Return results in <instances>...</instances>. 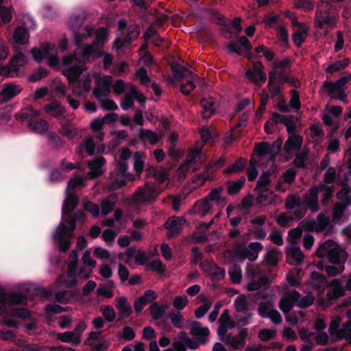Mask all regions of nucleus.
<instances>
[{
    "label": "nucleus",
    "instance_id": "obj_27",
    "mask_svg": "<svg viewBox=\"0 0 351 351\" xmlns=\"http://www.w3.org/2000/svg\"><path fill=\"white\" fill-rule=\"evenodd\" d=\"M29 36V34L27 29L21 26H19L15 29L13 35L15 43L19 45H24L27 43Z\"/></svg>",
    "mask_w": 351,
    "mask_h": 351
},
{
    "label": "nucleus",
    "instance_id": "obj_40",
    "mask_svg": "<svg viewBox=\"0 0 351 351\" xmlns=\"http://www.w3.org/2000/svg\"><path fill=\"white\" fill-rule=\"evenodd\" d=\"M349 63L350 62L348 59L346 58L340 60H337L327 66V68L326 69V72L332 73L339 71L348 66Z\"/></svg>",
    "mask_w": 351,
    "mask_h": 351
},
{
    "label": "nucleus",
    "instance_id": "obj_47",
    "mask_svg": "<svg viewBox=\"0 0 351 351\" xmlns=\"http://www.w3.org/2000/svg\"><path fill=\"white\" fill-rule=\"evenodd\" d=\"M308 29L307 28L298 29L295 31L293 36L292 40L293 43L298 47H301L302 45L305 42L306 37L305 35L307 34Z\"/></svg>",
    "mask_w": 351,
    "mask_h": 351
},
{
    "label": "nucleus",
    "instance_id": "obj_59",
    "mask_svg": "<svg viewBox=\"0 0 351 351\" xmlns=\"http://www.w3.org/2000/svg\"><path fill=\"white\" fill-rule=\"evenodd\" d=\"M3 4H0V17L4 23H8L12 21V15L10 8L4 6Z\"/></svg>",
    "mask_w": 351,
    "mask_h": 351
},
{
    "label": "nucleus",
    "instance_id": "obj_13",
    "mask_svg": "<svg viewBox=\"0 0 351 351\" xmlns=\"http://www.w3.org/2000/svg\"><path fill=\"white\" fill-rule=\"evenodd\" d=\"M112 78L110 75H105L100 82H97L93 88V94L97 99L106 97L110 92Z\"/></svg>",
    "mask_w": 351,
    "mask_h": 351
},
{
    "label": "nucleus",
    "instance_id": "obj_54",
    "mask_svg": "<svg viewBox=\"0 0 351 351\" xmlns=\"http://www.w3.org/2000/svg\"><path fill=\"white\" fill-rule=\"evenodd\" d=\"M301 204V199L300 197L295 195H289L287 196L285 204V207L288 210H291L299 206Z\"/></svg>",
    "mask_w": 351,
    "mask_h": 351
},
{
    "label": "nucleus",
    "instance_id": "obj_18",
    "mask_svg": "<svg viewBox=\"0 0 351 351\" xmlns=\"http://www.w3.org/2000/svg\"><path fill=\"white\" fill-rule=\"evenodd\" d=\"M22 88L19 85L13 84H5L1 90V103L7 102L16 96L22 90Z\"/></svg>",
    "mask_w": 351,
    "mask_h": 351
},
{
    "label": "nucleus",
    "instance_id": "obj_17",
    "mask_svg": "<svg viewBox=\"0 0 351 351\" xmlns=\"http://www.w3.org/2000/svg\"><path fill=\"white\" fill-rule=\"evenodd\" d=\"M303 143V137L299 134H292L288 136L283 147V150L287 154L293 152L300 150Z\"/></svg>",
    "mask_w": 351,
    "mask_h": 351
},
{
    "label": "nucleus",
    "instance_id": "obj_19",
    "mask_svg": "<svg viewBox=\"0 0 351 351\" xmlns=\"http://www.w3.org/2000/svg\"><path fill=\"white\" fill-rule=\"evenodd\" d=\"M348 82L347 77L341 76L336 82H332L331 81L326 80L324 82L322 88L328 91V93L330 97H335V90L342 89L343 86Z\"/></svg>",
    "mask_w": 351,
    "mask_h": 351
},
{
    "label": "nucleus",
    "instance_id": "obj_46",
    "mask_svg": "<svg viewBox=\"0 0 351 351\" xmlns=\"http://www.w3.org/2000/svg\"><path fill=\"white\" fill-rule=\"evenodd\" d=\"M270 176L271 172L269 171H265L259 177L255 190L267 189L266 187L271 182Z\"/></svg>",
    "mask_w": 351,
    "mask_h": 351
},
{
    "label": "nucleus",
    "instance_id": "obj_39",
    "mask_svg": "<svg viewBox=\"0 0 351 351\" xmlns=\"http://www.w3.org/2000/svg\"><path fill=\"white\" fill-rule=\"evenodd\" d=\"M195 207L196 208L197 213L204 217L208 213L212 206L210 202L206 197H204L195 203Z\"/></svg>",
    "mask_w": 351,
    "mask_h": 351
},
{
    "label": "nucleus",
    "instance_id": "obj_33",
    "mask_svg": "<svg viewBox=\"0 0 351 351\" xmlns=\"http://www.w3.org/2000/svg\"><path fill=\"white\" fill-rule=\"evenodd\" d=\"M93 33V29L89 26H86L83 29V32L75 31L73 34L74 43L76 45H82L83 40L91 36Z\"/></svg>",
    "mask_w": 351,
    "mask_h": 351
},
{
    "label": "nucleus",
    "instance_id": "obj_35",
    "mask_svg": "<svg viewBox=\"0 0 351 351\" xmlns=\"http://www.w3.org/2000/svg\"><path fill=\"white\" fill-rule=\"evenodd\" d=\"M117 308L123 317H128L132 313V307L128 304L125 297L118 298Z\"/></svg>",
    "mask_w": 351,
    "mask_h": 351
},
{
    "label": "nucleus",
    "instance_id": "obj_60",
    "mask_svg": "<svg viewBox=\"0 0 351 351\" xmlns=\"http://www.w3.org/2000/svg\"><path fill=\"white\" fill-rule=\"evenodd\" d=\"M168 317L171 319V323L174 327L177 328H181L182 327V323L184 319L180 313H170Z\"/></svg>",
    "mask_w": 351,
    "mask_h": 351
},
{
    "label": "nucleus",
    "instance_id": "obj_30",
    "mask_svg": "<svg viewBox=\"0 0 351 351\" xmlns=\"http://www.w3.org/2000/svg\"><path fill=\"white\" fill-rule=\"evenodd\" d=\"M351 205H347L343 202H337L332 208V221L337 223L343 216L346 208Z\"/></svg>",
    "mask_w": 351,
    "mask_h": 351
},
{
    "label": "nucleus",
    "instance_id": "obj_62",
    "mask_svg": "<svg viewBox=\"0 0 351 351\" xmlns=\"http://www.w3.org/2000/svg\"><path fill=\"white\" fill-rule=\"evenodd\" d=\"M336 178V169L334 167H329L324 174L323 183L328 185L329 184L334 182Z\"/></svg>",
    "mask_w": 351,
    "mask_h": 351
},
{
    "label": "nucleus",
    "instance_id": "obj_2",
    "mask_svg": "<svg viewBox=\"0 0 351 351\" xmlns=\"http://www.w3.org/2000/svg\"><path fill=\"white\" fill-rule=\"evenodd\" d=\"M339 14L336 6L318 1L315 16V26L325 30L326 35L330 28L335 26L338 21Z\"/></svg>",
    "mask_w": 351,
    "mask_h": 351
},
{
    "label": "nucleus",
    "instance_id": "obj_29",
    "mask_svg": "<svg viewBox=\"0 0 351 351\" xmlns=\"http://www.w3.org/2000/svg\"><path fill=\"white\" fill-rule=\"evenodd\" d=\"M108 36V32L105 27H99L96 32L95 38L93 42L94 47L103 48Z\"/></svg>",
    "mask_w": 351,
    "mask_h": 351
},
{
    "label": "nucleus",
    "instance_id": "obj_56",
    "mask_svg": "<svg viewBox=\"0 0 351 351\" xmlns=\"http://www.w3.org/2000/svg\"><path fill=\"white\" fill-rule=\"evenodd\" d=\"M71 293H70V290H64L58 291L55 294V300L60 303L62 304H68L70 302Z\"/></svg>",
    "mask_w": 351,
    "mask_h": 351
},
{
    "label": "nucleus",
    "instance_id": "obj_9",
    "mask_svg": "<svg viewBox=\"0 0 351 351\" xmlns=\"http://www.w3.org/2000/svg\"><path fill=\"white\" fill-rule=\"evenodd\" d=\"M245 77L250 82L258 86H261L267 80V75L264 71V66L261 62L257 61L254 63L253 69H248Z\"/></svg>",
    "mask_w": 351,
    "mask_h": 351
},
{
    "label": "nucleus",
    "instance_id": "obj_52",
    "mask_svg": "<svg viewBox=\"0 0 351 351\" xmlns=\"http://www.w3.org/2000/svg\"><path fill=\"white\" fill-rule=\"evenodd\" d=\"M57 338L65 343H73L74 345H78L80 343L75 341V332L72 331H66L57 334Z\"/></svg>",
    "mask_w": 351,
    "mask_h": 351
},
{
    "label": "nucleus",
    "instance_id": "obj_23",
    "mask_svg": "<svg viewBox=\"0 0 351 351\" xmlns=\"http://www.w3.org/2000/svg\"><path fill=\"white\" fill-rule=\"evenodd\" d=\"M180 225L179 218L177 217H173L172 219H169L165 223V228L169 230V237H174L180 233L181 228Z\"/></svg>",
    "mask_w": 351,
    "mask_h": 351
},
{
    "label": "nucleus",
    "instance_id": "obj_1",
    "mask_svg": "<svg viewBox=\"0 0 351 351\" xmlns=\"http://www.w3.org/2000/svg\"><path fill=\"white\" fill-rule=\"evenodd\" d=\"M79 204L77 196L73 193L67 194L62 206V219L53 234V239L58 243L59 251L66 252L71 247L73 233L76 229V223H84L86 215L82 210L75 209Z\"/></svg>",
    "mask_w": 351,
    "mask_h": 351
},
{
    "label": "nucleus",
    "instance_id": "obj_48",
    "mask_svg": "<svg viewBox=\"0 0 351 351\" xmlns=\"http://www.w3.org/2000/svg\"><path fill=\"white\" fill-rule=\"evenodd\" d=\"M47 138L52 149H58L63 145L62 140L53 132H49Z\"/></svg>",
    "mask_w": 351,
    "mask_h": 351
},
{
    "label": "nucleus",
    "instance_id": "obj_28",
    "mask_svg": "<svg viewBox=\"0 0 351 351\" xmlns=\"http://www.w3.org/2000/svg\"><path fill=\"white\" fill-rule=\"evenodd\" d=\"M85 21V16L84 13L79 14L77 15H71L69 20V27L72 31V34L75 31H79L80 28L83 25Z\"/></svg>",
    "mask_w": 351,
    "mask_h": 351
},
{
    "label": "nucleus",
    "instance_id": "obj_15",
    "mask_svg": "<svg viewBox=\"0 0 351 351\" xmlns=\"http://www.w3.org/2000/svg\"><path fill=\"white\" fill-rule=\"evenodd\" d=\"M43 111L47 114L52 116L57 119H60L64 117L66 109L62 106L60 101L53 99L43 107Z\"/></svg>",
    "mask_w": 351,
    "mask_h": 351
},
{
    "label": "nucleus",
    "instance_id": "obj_3",
    "mask_svg": "<svg viewBox=\"0 0 351 351\" xmlns=\"http://www.w3.org/2000/svg\"><path fill=\"white\" fill-rule=\"evenodd\" d=\"M40 112L31 107L22 109L15 114L17 121L27 122V128L35 133L43 134L49 129V123L47 121L38 119Z\"/></svg>",
    "mask_w": 351,
    "mask_h": 351
},
{
    "label": "nucleus",
    "instance_id": "obj_53",
    "mask_svg": "<svg viewBox=\"0 0 351 351\" xmlns=\"http://www.w3.org/2000/svg\"><path fill=\"white\" fill-rule=\"evenodd\" d=\"M346 291L345 288H333L331 290H328L326 293V298L330 302L335 300L345 295Z\"/></svg>",
    "mask_w": 351,
    "mask_h": 351
},
{
    "label": "nucleus",
    "instance_id": "obj_11",
    "mask_svg": "<svg viewBox=\"0 0 351 351\" xmlns=\"http://www.w3.org/2000/svg\"><path fill=\"white\" fill-rule=\"evenodd\" d=\"M301 298V294L296 290H293L283 294L279 301V308L284 313H289L295 302Z\"/></svg>",
    "mask_w": 351,
    "mask_h": 351
},
{
    "label": "nucleus",
    "instance_id": "obj_50",
    "mask_svg": "<svg viewBox=\"0 0 351 351\" xmlns=\"http://www.w3.org/2000/svg\"><path fill=\"white\" fill-rule=\"evenodd\" d=\"M147 269L152 271H157L160 275L165 272V267L160 260H154L147 264Z\"/></svg>",
    "mask_w": 351,
    "mask_h": 351
},
{
    "label": "nucleus",
    "instance_id": "obj_38",
    "mask_svg": "<svg viewBox=\"0 0 351 351\" xmlns=\"http://www.w3.org/2000/svg\"><path fill=\"white\" fill-rule=\"evenodd\" d=\"M197 155V152H193L189 155L186 159L184 161V162L182 165H180V166L178 168L180 174L186 173L189 171L190 166L191 164L195 163Z\"/></svg>",
    "mask_w": 351,
    "mask_h": 351
},
{
    "label": "nucleus",
    "instance_id": "obj_41",
    "mask_svg": "<svg viewBox=\"0 0 351 351\" xmlns=\"http://www.w3.org/2000/svg\"><path fill=\"white\" fill-rule=\"evenodd\" d=\"M258 195L256 197V202L260 204H268L271 202V195L273 192L269 189L256 190Z\"/></svg>",
    "mask_w": 351,
    "mask_h": 351
},
{
    "label": "nucleus",
    "instance_id": "obj_8",
    "mask_svg": "<svg viewBox=\"0 0 351 351\" xmlns=\"http://www.w3.org/2000/svg\"><path fill=\"white\" fill-rule=\"evenodd\" d=\"M227 49L231 53H235L239 56H243L248 60H252L254 58L253 54L250 52L252 49V45L245 36L239 38V45L235 43H230L227 45Z\"/></svg>",
    "mask_w": 351,
    "mask_h": 351
},
{
    "label": "nucleus",
    "instance_id": "obj_32",
    "mask_svg": "<svg viewBox=\"0 0 351 351\" xmlns=\"http://www.w3.org/2000/svg\"><path fill=\"white\" fill-rule=\"evenodd\" d=\"M209 276L214 280H221L224 278L226 271L223 268L219 267L214 262L209 263Z\"/></svg>",
    "mask_w": 351,
    "mask_h": 351
},
{
    "label": "nucleus",
    "instance_id": "obj_43",
    "mask_svg": "<svg viewBox=\"0 0 351 351\" xmlns=\"http://www.w3.org/2000/svg\"><path fill=\"white\" fill-rule=\"evenodd\" d=\"M191 333L195 336L207 337L209 335V330L207 327L202 328L199 322L194 321L191 324Z\"/></svg>",
    "mask_w": 351,
    "mask_h": 351
},
{
    "label": "nucleus",
    "instance_id": "obj_6",
    "mask_svg": "<svg viewBox=\"0 0 351 351\" xmlns=\"http://www.w3.org/2000/svg\"><path fill=\"white\" fill-rule=\"evenodd\" d=\"M160 191L154 182H146L143 187H139L134 194V200L138 204L152 203L160 195Z\"/></svg>",
    "mask_w": 351,
    "mask_h": 351
},
{
    "label": "nucleus",
    "instance_id": "obj_24",
    "mask_svg": "<svg viewBox=\"0 0 351 351\" xmlns=\"http://www.w3.org/2000/svg\"><path fill=\"white\" fill-rule=\"evenodd\" d=\"M223 190L222 186L213 189L205 197L210 202H215L217 205H224L226 204V198L222 197L221 192Z\"/></svg>",
    "mask_w": 351,
    "mask_h": 351
},
{
    "label": "nucleus",
    "instance_id": "obj_7",
    "mask_svg": "<svg viewBox=\"0 0 351 351\" xmlns=\"http://www.w3.org/2000/svg\"><path fill=\"white\" fill-rule=\"evenodd\" d=\"M27 301V295L22 293H8L0 285V315L7 311V305L25 304Z\"/></svg>",
    "mask_w": 351,
    "mask_h": 351
},
{
    "label": "nucleus",
    "instance_id": "obj_45",
    "mask_svg": "<svg viewBox=\"0 0 351 351\" xmlns=\"http://www.w3.org/2000/svg\"><path fill=\"white\" fill-rule=\"evenodd\" d=\"M26 58L24 54L20 53L15 56L10 62V69L14 72L19 70V68L25 64Z\"/></svg>",
    "mask_w": 351,
    "mask_h": 351
},
{
    "label": "nucleus",
    "instance_id": "obj_42",
    "mask_svg": "<svg viewBox=\"0 0 351 351\" xmlns=\"http://www.w3.org/2000/svg\"><path fill=\"white\" fill-rule=\"evenodd\" d=\"M234 306L239 313H247L248 311L247 301L244 295L237 297L234 301Z\"/></svg>",
    "mask_w": 351,
    "mask_h": 351
},
{
    "label": "nucleus",
    "instance_id": "obj_44",
    "mask_svg": "<svg viewBox=\"0 0 351 351\" xmlns=\"http://www.w3.org/2000/svg\"><path fill=\"white\" fill-rule=\"evenodd\" d=\"M246 165V160L239 158L230 167L225 169V172L228 173H239L242 171Z\"/></svg>",
    "mask_w": 351,
    "mask_h": 351
},
{
    "label": "nucleus",
    "instance_id": "obj_5",
    "mask_svg": "<svg viewBox=\"0 0 351 351\" xmlns=\"http://www.w3.org/2000/svg\"><path fill=\"white\" fill-rule=\"evenodd\" d=\"M117 25V29L121 32L123 38H117L114 41V46L117 49L129 46L140 35V27L136 24L128 25L126 20L120 19Z\"/></svg>",
    "mask_w": 351,
    "mask_h": 351
},
{
    "label": "nucleus",
    "instance_id": "obj_37",
    "mask_svg": "<svg viewBox=\"0 0 351 351\" xmlns=\"http://www.w3.org/2000/svg\"><path fill=\"white\" fill-rule=\"evenodd\" d=\"M167 308L166 305H160L158 302L152 303L149 307L152 317L155 320L160 319L165 314Z\"/></svg>",
    "mask_w": 351,
    "mask_h": 351
},
{
    "label": "nucleus",
    "instance_id": "obj_14",
    "mask_svg": "<svg viewBox=\"0 0 351 351\" xmlns=\"http://www.w3.org/2000/svg\"><path fill=\"white\" fill-rule=\"evenodd\" d=\"M320 193L319 184L313 185L306 192L305 200L307 206L312 212H317L319 210L318 195Z\"/></svg>",
    "mask_w": 351,
    "mask_h": 351
},
{
    "label": "nucleus",
    "instance_id": "obj_63",
    "mask_svg": "<svg viewBox=\"0 0 351 351\" xmlns=\"http://www.w3.org/2000/svg\"><path fill=\"white\" fill-rule=\"evenodd\" d=\"M230 280L234 283H240L242 279L241 270L239 267H234L228 270Z\"/></svg>",
    "mask_w": 351,
    "mask_h": 351
},
{
    "label": "nucleus",
    "instance_id": "obj_49",
    "mask_svg": "<svg viewBox=\"0 0 351 351\" xmlns=\"http://www.w3.org/2000/svg\"><path fill=\"white\" fill-rule=\"evenodd\" d=\"M256 154L258 156L263 157L267 154H271V146L266 142L258 143L255 148Z\"/></svg>",
    "mask_w": 351,
    "mask_h": 351
},
{
    "label": "nucleus",
    "instance_id": "obj_16",
    "mask_svg": "<svg viewBox=\"0 0 351 351\" xmlns=\"http://www.w3.org/2000/svg\"><path fill=\"white\" fill-rule=\"evenodd\" d=\"M157 298V294L153 290H147L143 295L138 298L134 302V308L137 314L141 313L143 308L147 304L154 301Z\"/></svg>",
    "mask_w": 351,
    "mask_h": 351
},
{
    "label": "nucleus",
    "instance_id": "obj_22",
    "mask_svg": "<svg viewBox=\"0 0 351 351\" xmlns=\"http://www.w3.org/2000/svg\"><path fill=\"white\" fill-rule=\"evenodd\" d=\"M200 106L202 108V117L204 119H208L215 112V100L213 97L204 98L200 101Z\"/></svg>",
    "mask_w": 351,
    "mask_h": 351
},
{
    "label": "nucleus",
    "instance_id": "obj_12",
    "mask_svg": "<svg viewBox=\"0 0 351 351\" xmlns=\"http://www.w3.org/2000/svg\"><path fill=\"white\" fill-rule=\"evenodd\" d=\"M10 316H5L3 319L4 324L8 327L17 328L19 322L13 317L18 318H29L30 317V312L25 308H16L10 311Z\"/></svg>",
    "mask_w": 351,
    "mask_h": 351
},
{
    "label": "nucleus",
    "instance_id": "obj_58",
    "mask_svg": "<svg viewBox=\"0 0 351 351\" xmlns=\"http://www.w3.org/2000/svg\"><path fill=\"white\" fill-rule=\"evenodd\" d=\"M106 160L104 157H97L93 160L88 162V168L93 171H98L101 167L105 164Z\"/></svg>",
    "mask_w": 351,
    "mask_h": 351
},
{
    "label": "nucleus",
    "instance_id": "obj_10",
    "mask_svg": "<svg viewBox=\"0 0 351 351\" xmlns=\"http://www.w3.org/2000/svg\"><path fill=\"white\" fill-rule=\"evenodd\" d=\"M248 335L247 328H241L237 336H234L231 333L228 334V337L223 341L226 345L230 346L232 350H238L242 349L246 343V338Z\"/></svg>",
    "mask_w": 351,
    "mask_h": 351
},
{
    "label": "nucleus",
    "instance_id": "obj_55",
    "mask_svg": "<svg viewBox=\"0 0 351 351\" xmlns=\"http://www.w3.org/2000/svg\"><path fill=\"white\" fill-rule=\"evenodd\" d=\"M315 300L314 296L308 293L298 301L297 306L301 309H305L313 304Z\"/></svg>",
    "mask_w": 351,
    "mask_h": 351
},
{
    "label": "nucleus",
    "instance_id": "obj_4",
    "mask_svg": "<svg viewBox=\"0 0 351 351\" xmlns=\"http://www.w3.org/2000/svg\"><path fill=\"white\" fill-rule=\"evenodd\" d=\"M316 254L319 258H326L332 265H344L348 254L339 245L332 241L325 242L317 250Z\"/></svg>",
    "mask_w": 351,
    "mask_h": 351
},
{
    "label": "nucleus",
    "instance_id": "obj_57",
    "mask_svg": "<svg viewBox=\"0 0 351 351\" xmlns=\"http://www.w3.org/2000/svg\"><path fill=\"white\" fill-rule=\"evenodd\" d=\"M144 168V162L140 152H136L134 156V169L138 175H141Z\"/></svg>",
    "mask_w": 351,
    "mask_h": 351
},
{
    "label": "nucleus",
    "instance_id": "obj_36",
    "mask_svg": "<svg viewBox=\"0 0 351 351\" xmlns=\"http://www.w3.org/2000/svg\"><path fill=\"white\" fill-rule=\"evenodd\" d=\"M245 181V179L244 177H241L236 181H228L227 182L228 194L229 195L237 194L244 186Z\"/></svg>",
    "mask_w": 351,
    "mask_h": 351
},
{
    "label": "nucleus",
    "instance_id": "obj_61",
    "mask_svg": "<svg viewBox=\"0 0 351 351\" xmlns=\"http://www.w3.org/2000/svg\"><path fill=\"white\" fill-rule=\"evenodd\" d=\"M84 208L86 211L90 213L94 217H97L99 215V206L92 202H86L84 205Z\"/></svg>",
    "mask_w": 351,
    "mask_h": 351
},
{
    "label": "nucleus",
    "instance_id": "obj_26",
    "mask_svg": "<svg viewBox=\"0 0 351 351\" xmlns=\"http://www.w3.org/2000/svg\"><path fill=\"white\" fill-rule=\"evenodd\" d=\"M128 165L125 161H119L116 165L114 171L117 177H123L128 181L134 180V176L132 173L128 171Z\"/></svg>",
    "mask_w": 351,
    "mask_h": 351
},
{
    "label": "nucleus",
    "instance_id": "obj_34",
    "mask_svg": "<svg viewBox=\"0 0 351 351\" xmlns=\"http://www.w3.org/2000/svg\"><path fill=\"white\" fill-rule=\"evenodd\" d=\"M138 137L143 142L149 141L150 145H155L158 141L157 134L150 130L140 129Z\"/></svg>",
    "mask_w": 351,
    "mask_h": 351
},
{
    "label": "nucleus",
    "instance_id": "obj_64",
    "mask_svg": "<svg viewBox=\"0 0 351 351\" xmlns=\"http://www.w3.org/2000/svg\"><path fill=\"white\" fill-rule=\"evenodd\" d=\"M49 71L47 69L40 67L30 75L29 80L33 82L40 81L43 77H46Z\"/></svg>",
    "mask_w": 351,
    "mask_h": 351
},
{
    "label": "nucleus",
    "instance_id": "obj_21",
    "mask_svg": "<svg viewBox=\"0 0 351 351\" xmlns=\"http://www.w3.org/2000/svg\"><path fill=\"white\" fill-rule=\"evenodd\" d=\"M93 45L82 44L77 45L75 53L77 57V62L80 63L90 61L92 53L93 52Z\"/></svg>",
    "mask_w": 351,
    "mask_h": 351
},
{
    "label": "nucleus",
    "instance_id": "obj_51",
    "mask_svg": "<svg viewBox=\"0 0 351 351\" xmlns=\"http://www.w3.org/2000/svg\"><path fill=\"white\" fill-rule=\"evenodd\" d=\"M276 336V330L275 329H261L258 334V338L263 341H267L271 339H274Z\"/></svg>",
    "mask_w": 351,
    "mask_h": 351
},
{
    "label": "nucleus",
    "instance_id": "obj_31",
    "mask_svg": "<svg viewBox=\"0 0 351 351\" xmlns=\"http://www.w3.org/2000/svg\"><path fill=\"white\" fill-rule=\"evenodd\" d=\"M351 188L347 185L343 184V187L336 193V198L339 199V202H343L347 205H351Z\"/></svg>",
    "mask_w": 351,
    "mask_h": 351
},
{
    "label": "nucleus",
    "instance_id": "obj_20",
    "mask_svg": "<svg viewBox=\"0 0 351 351\" xmlns=\"http://www.w3.org/2000/svg\"><path fill=\"white\" fill-rule=\"evenodd\" d=\"M171 71L174 75L175 80L178 82L182 81L185 75L191 78L197 77V75L190 69L178 63L171 64Z\"/></svg>",
    "mask_w": 351,
    "mask_h": 351
},
{
    "label": "nucleus",
    "instance_id": "obj_25",
    "mask_svg": "<svg viewBox=\"0 0 351 351\" xmlns=\"http://www.w3.org/2000/svg\"><path fill=\"white\" fill-rule=\"evenodd\" d=\"M319 188L320 192H323L322 198L321 199L322 204L324 206H327L329 204V201L333 196L334 193V186H328L324 183H319Z\"/></svg>",
    "mask_w": 351,
    "mask_h": 351
}]
</instances>
